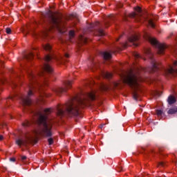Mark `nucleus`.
<instances>
[{
    "instance_id": "nucleus-1",
    "label": "nucleus",
    "mask_w": 177,
    "mask_h": 177,
    "mask_svg": "<svg viewBox=\"0 0 177 177\" xmlns=\"http://www.w3.org/2000/svg\"><path fill=\"white\" fill-rule=\"evenodd\" d=\"M50 113H52V109L50 108L46 109L43 112H41L38 118V127L33 131L32 134H28L22 138H18L16 140L17 145L21 146L27 145V143H31L39 135L52 136V122L48 119V115Z\"/></svg>"
},
{
    "instance_id": "nucleus-2",
    "label": "nucleus",
    "mask_w": 177,
    "mask_h": 177,
    "mask_svg": "<svg viewBox=\"0 0 177 177\" xmlns=\"http://www.w3.org/2000/svg\"><path fill=\"white\" fill-rule=\"evenodd\" d=\"M89 99L91 100H95V91L88 93L82 97H74L63 106V109H59L57 114L59 117H63L66 113L70 117H77L79 114L78 110H80V106L82 107L86 106Z\"/></svg>"
},
{
    "instance_id": "nucleus-3",
    "label": "nucleus",
    "mask_w": 177,
    "mask_h": 177,
    "mask_svg": "<svg viewBox=\"0 0 177 177\" xmlns=\"http://www.w3.org/2000/svg\"><path fill=\"white\" fill-rule=\"evenodd\" d=\"M45 71L46 73H52L53 69L50 67V64H45L41 71L37 75H35L32 71L28 72L29 91L28 93V96L24 97L21 99L22 104L24 106H30V104H31V99H30V96H32V95H34V93L32 92V90L34 89V84L35 81H37V78H38V77H41Z\"/></svg>"
},
{
    "instance_id": "nucleus-4",
    "label": "nucleus",
    "mask_w": 177,
    "mask_h": 177,
    "mask_svg": "<svg viewBox=\"0 0 177 177\" xmlns=\"http://www.w3.org/2000/svg\"><path fill=\"white\" fill-rule=\"evenodd\" d=\"M121 79L124 84H127L131 88L135 90L133 97L136 100H138V93H136V89L139 88V77L133 71H130L128 73H124L121 75Z\"/></svg>"
},
{
    "instance_id": "nucleus-5",
    "label": "nucleus",
    "mask_w": 177,
    "mask_h": 177,
    "mask_svg": "<svg viewBox=\"0 0 177 177\" xmlns=\"http://www.w3.org/2000/svg\"><path fill=\"white\" fill-rule=\"evenodd\" d=\"M145 39L153 45V46H155V48H157L158 49V53L159 55H162L164 53V50H165V48H167V46L164 44H161L157 41L155 38L151 37L150 35H147Z\"/></svg>"
},
{
    "instance_id": "nucleus-6",
    "label": "nucleus",
    "mask_w": 177,
    "mask_h": 177,
    "mask_svg": "<svg viewBox=\"0 0 177 177\" xmlns=\"http://www.w3.org/2000/svg\"><path fill=\"white\" fill-rule=\"evenodd\" d=\"M51 23L53 28H57L61 34H64V32H66V24L64 22L61 21L59 18L52 15Z\"/></svg>"
},
{
    "instance_id": "nucleus-7",
    "label": "nucleus",
    "mask_w": 177,
    "mask_h": 177,
    "mask_svg": "<svg viewBox=\"0 0 177 177\" xmlns=\"http://www.w3.org/2000/svg\"><path fill=\"white\" fill-rule=\"evenodd\" d=\"M72 86L73 81L66 80L64 82L63 87H60L57 89V93H58V95H61V93H66L68 89H71Z\"/></svg>"
},
{
    "instance_id": "nucleus-8",
    "label": "nucleus",
    "mask_w": 177,
    "mask_h": 177,
    "mask_svg": "<svg viewBox=\"0 0 177 177\" xmlns=\"http://www.w3.org/2000/svg\"><path fill=\"white\" fill-rule=\"evenodd\" d=\"M177 66V61H175L173 64V66H170L165 71V75H176L177 69L175 66Z\"/></svg>"
},
{
    "instance_id": "nucleus-9",
    "label": "nucleus",
    "mask_w": 177,
    "mask_h": 177,
    "mask_svg": "<svg viewBox=\"0 0 177 177\" xmlns=\"http://www.w3.org/2000/svg\"><path fill=\"white\" fill-rule=\"evenodd\" d=\"M138 40L139 36H138V35H133L130 37H129V42H131L135 46H138V44L135 42H138Z\"/></svg>"
},
{
    "instance_id": "nucleus-10",
    "label": "nucleus",
    "mask_w": 177,
    "mask_h": 177,
    "mask_svg": "<svg viewBox=\"0 0 177 177\" xmlns=\"http://www.w3.org/2000/svg\"><path fill=\"white\" fill-rule=\"evenodd\" d=\"M152 67L151 68V73H156L158 70V63L156 60L152 59L151 61Z\"/></svg>"
},
{
    "instance_id": "nucleus-11",
    "label": "nucleus",
    "mask_w": 177,
    "mask_h": 177,
    "mask_svg": "<svg viewBox=\"0 0 177 177\" xmlns=\"http://www.w3.org/2000/svg\"><path fill=\"white\" fill-rule=\"evenodd\" d=\"M102 56L105 60H110L111 59V54L107 51L102 53Z\"/></svg>"
},
{
    "instance_id": "nucleus-12",
    "label": "nucleus",
    "mask_w": 177,
    "mask_h": 177,
    "mask_svg": "<svg viewBox=\"0 0 177 177\" xmlns=\"http://www.w3.org/2000/svg\"><path fill=\"white\" fill-rule=\"evenodd\" d=\"M167 102H168L169 104H174V103H175V102H176V99L175 98V97L170 95L168 97Z\"/></svg>"
},
{
    "instance_id": "nucleus-13",
    "label": "nucleus",
    "mask_w": 177,
    "mask_h": 177,
    "mask_svg": "<svg viewBox=\"0 0 177 177\" xmlns=\"http://www.w3.org/2000/svg\"><path fill=\"white\" fill-rule=\"evenodd\" d=\"M79 41H80V42H82L83 44H86L87 39H86L85 37L81 35L79 37Z\"/></svg>"
},
{
    "instance_id": "nucleus-14",
    "label": "nucleus",
    "mask_w": 177,
    "mask_h": 177,
    "mask_svg": "<svg viewBox=\"0 0 177 177\" xmlns=\"http://www.w3.org/2000/svg\"><path fill=\"white\" fill-rule=\"evenodd\" d=\"M177 112V108H172L170 109L168 111L167 113L168 114H175V113Z\"/></svg>"
},
{
    "instance_id": "nucleus-15",
    "label": "nucleus",
    "mask_w": 177,
    "mask_h": 177,
    "mask_svg": "<svg viewBox=\"0 0 177 177\" xmlns=\"http://www.w3.org/2000/svg\"><path fill=\"white\" fill-rule=\"evenodd\" d=\"M148 24L149 27H151L152 28H154L156 25H154V21H153V19H151L148 21Z\"/></svg>"
},
{
    "instance_id": "nucleus-16",
    "label": "nucleus",
    "mask_w": 177,
    "mask_h": 177,
    "mask_svg": "<svg viewBox=\"0 0 177 177\" xmlns=\"http://www.w3.org/2000/svg\"><path fill=\"white\" fill-rule=\"evenodd\" d=\"M146 54H147V56L149 57V59H151V60L153 59V53H151V51L150 50V49H149V50H147Z\"/></svg>"
},
{
    "instance_id": "nucleus-17",
    "label": "nucleus",
    "mask_w": 177,
    "mask_h": 177,
    "mask_svg": "<svg viewBox=\"0 0 177 177\" xmlns=\"http://www.w3.org/2000/svg\"><path fill=\"white\" fill-rule=\"evenodd\" d=\"M25 57L27 60H31V59L34 57V54H32V53H29Z\"/></svg>"
},
{
    "instance_id": "nucleus-18",
    "label": "nucleus",
    "mask_w": 177,
    "mask_h": 177,
    "mask_svg": "<svg viewBox=\"0 0 177 177\" xmlns=\"http://www.w3.org/2000/svg\"><path fill=\"white\" fill-rule=\"evenodd\" d=\"M44 48L45 50H50V49H52V46L49 44H47L44 46Z\"/></svg>"
},
{
    "instance_id": "nucleus-19",
    "label": "nucleus",
    "mask_w": 177,
    "mask_h": 177,
    "mask_svg": "<svg viewBox=\"0 0 177 177\" xmlns=\"http://www.w3.org/2000/svg\"><path fill=\"white\" fill-rule=\"evenodd\" d=\"M75 35V32L74 30H70L69 31V38L70 39H73V37Z\"/></svg>"
},
{
    "instance_id": "nucleus-20",
    "label": "nucleus",
    "mask_w": 177,
    "mask_h": 177,
    "mask_svg": "<svg viewBox=\"0 0 177 177\" xmlns=\"http://www.w3.org/2000/svg\"><path fill=\"white\" fill-rule=\"evenodd\" d=\"M104 77H105L106 78H111V77H113V74H111V73L106 72V73L104 74Z\"/></svg>"
},
{
    "instance_id": "nucleus-21",
    "label": "nucleus",
    "mask_w": 177,
    "mask_h": 177,
    "mask_svg": "<svg viewBox=\"0 0 177 177\" xmlns=\"http://www.w3.org/2000/svg\"><path fill=\"white\" fill-rule=\"evenodd\" d=\"M98 35H100V37H103V35H104V31L102 29H100L98 31Z\"/></svg>"
},
{
    "instance_id": "nucleus-22",
    "label": "nucleus",
    "mask_w": 177,
    "mask_h": 177,
    "mask_svg": "<svg viewBox=\"0 0 177 177\" xmlns=\"http://www.w3.org/2000/svg\"><path fill=\"white\" fill-rule=\"evenodd\" d=\"M102 91H109L110 89V86L104 85L102 87Z\"/></svg>"
},
{
    "instance_id": "nucleus-23",
    "label": "nucleus",
    "mask_w": 177,
    "mask_h": 177,
    "mask_svg": "<svg viewBox=\"0 0 177 177\" xmlns=\"http://www.w3.org/2000/svg\"><path fill=\"white\" fill-rule=\"evenodd\" d=\"M51 59H52V57L50 55H46L45 57L46 62H50Z\"/></svg>"
},
{
    "instance_id": "nucleus-24",
    "label": "nucleus",
    "mask_w": 177,
    "mask_h": 177,
    "mask_svg": "<svg viewBox=\"0 0 177 177\" xmlns=\"http://www.w3.org/2000/svg\"><path fill=\"white\" fill-rule=\"evenodd\" d=\"M156 114L157 115L160 116V115H162V111L161 110H157L156 111Z\"/></svg>"
},
{
    "instance_id": "nucleus-25",
    "label": "nucleus",
    "mask_w": 177,
    "mask_h": 177,
    "mask_svg": "<svg viewBox=\"0 0 177 177\" xmlns=\"http://www.w3.org/2000/svg\"><path fill=\"white\" fill-rule=\"evenodd\" d=\"M141 10H142L140 9V7H136V8H135V11H136V12H138V13H140Z\"/></svg>"
},
{
    "instance_id": "nucleus-26",
    "label": "nucleus",
    "mask_w": 177,
    "mask_h": 177,
    "mask_svg": "<svg viewBox=\"0 0 177 177\" xmlns=\"http://www.w3.org/2000/svg\"><path fill=\"white\" fill-rule=\"evenodd\" d=\"M113 85L114 88H116V86H118V85H120V82H115L113 83Z\"/></svg>"
},
{
    "instance_id": "nucleus-27",
    "label": "nucleus",
    "mask_w": 177,
    "mask_h": 177,
    "mask_svg": "<svg viewBox=\"0 0 177 177\" xmlns=\"http://www.w3.org/2000/svg\"><path fill=\"white\" fill-rule=\"evenodd\" d=\"M48 145H53V138H48Z\"/></svg>"
},
{
    "instance_id": "nucleus-28",
    "label": "nucleus",
    "mask_w": 177,
    "mask_h": 177,
    "mask_svg": "<svg viewBox=\"0 0 177 177\" xmlns=\"http://www.w3.org/2000/svg\"><path fill=\"white\" fill-rule=\"evenodd\" d=\"M7 34H10L12 32V30L10 28H6Z\"/></svg>"
},
{
    "instance_id": "nucleus-29",
    "label": "nucleus",
    "mask_w": 177,
    "mask_h": 177,
    "mask_svg": "<svg viewBox=\"0 0 177 177\" xmlns=\"http://www.w3.org/2000/svg\"><path fill=\"white\" fill-rule=\"evenodd\" d=\"M136 12H133L130 15V17H136Z\"/></svg>"
},
{
    "instance_id": "nucleus-30",
    "label": "nucleus",
    "mask_w": 177,
    "mask_h": 177,
    "mask_svg": "<svg viewBox=\"0 0 177 177\" xmlns=\"http://www.w3.org/2000/svg\"><path fill=\"white\" fill-rule=\"evenodd\" d=\"M64 57H66V59H68V57H70V55H68V53H65Z\"/></svg>"
},
{
    "instance_id": "nucleus-31",
    "label": "nucleus",
    "mask_w": 177,
    "mask_h": 177,
    "mask_svg": "<svg viewBox=\"0 0 177 177\" xmlns=\"http://www.w3.org/2000/svg\"><path fill=\"white\" fill-rule=\"evenodd\" d=\"M10 161H12V162H15L16 161V158H10Z\"/></svg>"
},
{
    "instance_id": "nucleus-32",
    "label": "nucleus",
    "mask_w": 177,
    "mask_h": 177,
    "mask_svg": "<svg viewBox=\"0 0 177 177\" xmlns=\"http://www.w3.org/2000/svg\"><path fill=\"white\" fill-rule=\"evenodd\" d=\"M135 56H136V57H140V55H139V54H138V53H136V54H135Z\"/></svg>"
},
{
    "instance_id": "nucleus-33",
    "label": "nucleus",
    "mask_w": 177,
    "mask_h": 177,
    "mask_svg": "<svg viewBox=\"0 0 177 177\" xmlns=\"http://www.w3.org/2000/svg\"><path fill=\"white\" fill-rule=\"evenodd\" d=\"M0 140H3V136L0 135Z\"/></svg>"
},
{
    "instance_id": "nucleus-34",
    "label": "nucleus",
    "mask_w": 177,
    "mask_h": 177,
    "mask_svg": "<svg viewBox=\"0 0 177 177\" xmlns=\"http://www.w3.org/2000/svg\"><path fill=\"white\" fill-rule=\"evenodd\" d=\"M27 159V156H22L21 157V160H26Z\"/></svg>"
},
{
    "instance_id": "nucleus-35",
    "label": "nucleus",
    "mask_w": 177,
    "mask_h": 177,
    "mask_svg": "<svg viewBox=\"0 0 177 177\" xmlns=\"http://www.w3.org/2000/svg\"><path fill=\"white\" fill-rule=\"evenodd\" d=\"M159 165H160L161 167H164V163L162 162H160L159 163Z\"/></svg>"
},
{
    "instance_id": "nucleus-36",
    "label": "nucleus",
    "mask_w": 177,
    "mask_h": 177,
    "mask_svg": "<svg viewBox=\"0 0 177 177\" xmlns=\"http://www.w3.org/2000/svg\"><path fill=\"white\" fill-rule=\"evenodd\" d=\"M127 46H129V45L128 44V43H126V44L124 45V48H127Z\"/></svg>"
},
{
    "instance_id": "nucleus-37",
    "label": "nucleus",
    "mask_w": 177,
    "mask_h": 177,
    "mask_svg": "<svg viewBox=\"0 0 177 177\" xmlns=\"http://www.w3.org/2000/svg\"><path fill=\"white\" fill-rule=\"evenodd\" d=\"M118 8H122V3H120Z\"/></svg>"
},
{
    "instance_id": "nucleus-38",
    "label": "nucleus",
    "mask_w": 177,
    "mask_h": 177,
    "mask_svg": "<svg viewBox=\"0 0 177 177\" xmlns=\"http://www.w3.org/2000/svg\"><path fill=\"white\" fill-rule=\"evenodd\" d=\"M62 62H64V59H62Z\"/></svg>"
},
{
    "instance_id": "nucleus-39",
    "label": "nucleus",
    "mask_w": 177,
    "mask_h": 177,
    "mask_svg": "<svg viewBox=\"0 0 177 177\" xmlns=\"http://www.w3.org/2000/svg\"><path fill=\"white\" fill-rule=\"evenodd\" d=\"M21 31H22V32H24V29H22V30H21Z\"/></svg>"
},
{
    "instance_id": "nucleus-40",
    "label": "nucleus",
    "mask_w": 177,
    "mask_h": 177,
    "mask_svg": "<svg viewBox=\"0 0 177 177\" xmlns=\"http://www.w3.org/2000/svg\"><path fill=\"white\" fill-rule=\"evenodd\" d=\"M25 127H27V124H24Z\"/></svg>"
},
{
    "instance_id": "nucleus-41",
    "label": "nucleus",
    "mask_w": 177,
    "mask_h": 177,
    "mask_svg": "<svg viewBox=\"0 0 177 177\" xmlns=\"http://www.w3.org/2000/svg\"><path fill=\"white\" fill-rule=\"evenodd\" d=\"M40 100L42 101V98H40Z\"/></svg>"
}]
</instances>
